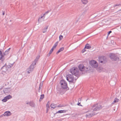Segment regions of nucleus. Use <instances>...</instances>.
Listing matches in <instances>:
<instances>
[{
	"label": "nucleus",
	"instance_id": "obj_1",
	"mask_svg": "<svg viewBox=\"0 0 121 121\" xmlns=\"http://www.w3.org/2000/svg\"><path fill=\"white\" fill-rule=\"evenodd\" d=\"M79 70L77 68H73L70 70V72L72 75H74L76 76L77 78L79 77Z\"/></svg>",
	"mask_w": 121,
	"mask_h": 121
},
{
	"label": "nucleus",
	"instance_id": "obj_2",
	"mask_svg": "<svg viewBox=\"0 0 121 121\" xmlns=\"http://www.w3.org/2000/svg\"><path fill=\"white\" fill-rule=\"evenodd\" d=\"M92 107V108L95 107L93 109V111H98L101 109L103 107L101 105L98 104H94Z\"/></svg>",
	"mask_w": 121,
	"mask_h": 121
},
{
	"label": "nucleus",
	"instance_id": "obj_3",
	"mask_svg": "<svg viewBox=\"0 0 121 121\" xmlns=\"http://www.w3.org/2000/svg\"><path fill=\"white\" fill-rule=\"evenodd\" d=\"M110 59L112 61L118 60L119 58L116 54L114 53H110L109 55Z\"/></svg>",
	"mask_w": 121,
	"mask_h": 121
},
{
	"label": "nucleus",
	"instance_id": "obj_4",
	"mask_svg": "<svg viewBox=\"0 0 121 121\" xmlns=\"http://www.w3.org/2000/svg\"><path fill=\"white\" fill-rule=\"evenodd\" d=\"M60 84L62 88L64 89H66L68 87L67 83L64 80H61Z\"/></svg>",
	"mask_w": 121,
	"mask_h": 121
},
{
	"label": "nucleus",
	"instance_id": "obj_5",
	"mask_svg": "<svg viewBox=\"0 0 121 121\" xmlns=\"http://www.w3.org/2000/svg\"><path fill=\"white\" fill-rule=\"evenodd\" d=\"M72 74H68L67 75L66 78L67 80L69 82H73L74 78Z\"/></svg>",
	"mask_w": 121,
	"mask_h": 121
},
{
	"label": "nucleus",
	"instance_id": "obj_6",
	"mask_svg": "<svg viewBox=\"0 0 121 121\" xmlns=\"http://www.w3.org/2000/svg\"><path fill=\"white\" fill-rule=\"evenodd\" d=\"M65 89L62 88H58L57 89V93L59 95H62L65 92Z\"/></svg>",
	"mask_w": 121,
	"mask_h": 121
},
{
	"label": "nucleus",
	"instance_id": "obj_7",
	"mask_svg": "<svg viewBox=\"0 0 121 121\" xmlns=\"http://www.w3.org/2000/svg\"><path fill=\"white\" fill-rule=\"evenodd\" d=\"M90 64L93 68H96L98 66V64L97 62L94 60L91 61Z\"/></svg>",
	"mask_w": 121,
	"mask_h": 121
},
{
	"label": "nucleus",
	"instance_id": "obj_8",
	"mask_svg": "<svg viewBox=\"0 0 121 121\" xmlns=\"http://www.w3.org/2000/svg\"><path fill=\"white\" fill-rule=\"evenodd\" d=\"M99 61L101 63H102L104 61H105L106 58L104 56H101L99 57Z\"/></svg>",
	"mask_w": 121,
	"mask_h": 121
},
{
	"label": "nucleus",
	"instance_id": "obj_9",
	"mask_svg": "<svg viewBox=\"0 0 121 121\" xmlns=\"http://www.w3.org/2000/svg\"><path fill=\"white\" fill-rule=\"evenodd\" d=\"M12 97L11 95H9L5 97L2 99V101L4 102H5L9 99L12 98Z\"/></svg>",
	"mask_w": 121,
	"mask_h": 121
},
{
	"label": "nucleus",
	"instance_id": "obj_10",
	"mask_svg": "<svg viewBox=\"0 0 121 121\" xmlns=\"http://www.w3.org/2000/svg\"><path fill=\"white\" fill-rule=\"evenodd\" d=\"M8 69V68L6 65V63L5 65L2 67L1 69H3L2 72H5Z\"/></svg>",
	"mask_w": 121,
	"mask_h": 121
},
{
	"label": "nucleus",
	"instance_id": "obj_11",
	"mask_svg": "<svg viewBox=\"0 0 121 121\" xmlns=\"http://www.w3.org/2000/svg\"><path fill=\"white\" fill-rule=\"evenodd\" d=\"M78 68L80 71H83L84 70L85 67L83 64H81L79 65Z\"/></svg>",
	"mask_w": 121,
	"mask_h": 121
},
{
	"label": "nucleus",
	"instance_id": "obj_12",
	"mask_svg": "<svg viewBox=\"0 0 121 121\" xmlns=\"http://www.w3.org/2000/svg\"><path fill=\"white\" fill-rule=\"evenodd\" d=\"M11 90L10 88H4L3 90V92L5 94L9 93Z\"/></svg>",
	"mask_w": 121,
	"mask_h": 121
},
{
	"label": "nucleus",
	"instance_id": "obj_13",
	"mask_svg": "<svg viewBox=\"0 0 121 121\" xmlns=\"http://www.w3.org/2000/svg\"><path fill=\"white\" fill-rule=\"evenodd\" d=\"M1 51H1L2 52V55H0V56H1V57H0V60H1L2 61H3L4 59H3V58L4 57V56L5 55H4V52L3 50L1 49L0 50Z\"/></svg>",
	"mask_w": 121,
	"mask_h": 121
},
{
	"label": "nucleus",
	"instance_id": "obj_14",
	"mask_svg": "<svg viewBox=\"0 0 121 121\" xmlns=\"http://www.w3.org/2000/svg\"><path fill=\"white\" fill-rule=\"evenodd\" d=\"M11 114V113L10 112L6 111L3 114V115L4 116H8Z\"/></svg>",
	"mask_w": 121,
	"mask_h": 121
},
{
	"label": "nucleus",
	"instance_id": "obj_15",
	"mask_svg": "<svg viewBox=\"0 0 121 121\" xmlns=\"http://www.w3.org/2000/svg\"><path fill=\"white\" fill-rule=\"evenodd\" d=\"M36 64L35 62H33L32 64L31 65L30 67L33 70L34 68L35 67Z\"/></svg>",
	"mask_w": 121,
	"mask_h": 121
},
{
	"label": "nucleus",
	"instance_id": "obj_16",
	"mask_svg": "<svg viewBox=\"0 0 121 121\" xmlns=\"http://www.w3.org/2000/svg\"><path fill=\"white\" fill-rule=\"evenodd\" d=\"M66 112V110H60L56 112V113H55L54 114H56L58 113H65Z\"/></svg>",
	"mask_w": 121,
	"mask_h": 121
},
{
	"label": "nucleus",
	"instance_id": "obj_17",
	"mask_svg": "<svg viewBox=\"0 0 121 121\" xmlns=\"http://www.w3.org/2000/svg\"><path fill=\"white\" fill-rule=\"evenodd\" d=\"M91 48V46L88 44H86L85 47V48L87 49H90Z\"/></svg>",
	"mask_w": 121,
	"mask_h": 121
},
{
	"label": "nucleus",
	"instance_id": "obj_18",
	"mask_svg": "<svg viewBox=\"0 0 121 121\" xmlns=\"http://www.w3.org/2000/svg\"><path fill=\"white\" fill-rule=\"evenodd\" d=\"M29 105L33 107H34L35 104L33 101H31L29 102Z\"/></svg>",
	"mask_w": 121,
	"mask_h": 121
},
{
	"label": "nucleus",
	"instance_id": "obj_19",
	"mask_svg": "<svg viewBox=\"0 0 121 121\" xmlns=\"http://www.w3.org/2000/svg\"><path fill=\"white\" fill-rule=\"evenodd\" d=\"M95 114H93L92 113H89L88 114H86V117H92V116H93Z\"/></svg>",
	"mask_w": 121,
	"mask_h": 121
},
{
	"label": "nucleus",
	"instance_id": "obj_20",
	"mask_svg": "<svg viewBox=\"0 0 121 121\" xmlns=\"http://www.w3.org/2000/svg\"><path fill=\"white\" fill-rule=\"evenodd\" d=\"M11 49L10 48H9L8 50H6L4 52V55H6L8 53V52Z\"/></svg>",
	"mask_w": 121,
	"mask_h": 121
},
{
	"label": "nucleus",
	"instance_id": "obj_21",
	"mask_svg": "<svg viewBox=\"0 0 121 121\" xmlns=\"http://www.w3.org/2000/svg\"><path fill=\"white\" fill-rule=\"evenodd\" d=\"M119 99L116 98L115 99L114 101L112 103V104H114L115 103H116L119 101Z\"/></svg>",
	"mask_w": 121,
	"mask_h": 121
},
{
	"label": "nucleus",
	"instance_id": "obj_22",
	"mask_svg": "<svg viewBox=\"0 0 121 121\" xmlns=\"http://www.w3.org/2000/svg\"><path fill=\"white\" fill-rule=\"evenodd\" d=\"M27 70V72L28 73H30L32 72L33 70L32 69H31V68L30 67H29V68Z\"/></svg>",
	"mask_w": 121,
	"mask_h": 121
},
{
	"label": "nucleus",
	"instance_id": "obj_23",
	"mask_svg": "<svg viewBox=\"0 0 121 121\" xmlns=\"http://www.w3.org/2000/svg\"><path fill=\"white\" fill-rule=\"evenodd\" d=\"M51 107L54 108L57 107V105L54 104H52L51 105Z\"/></svg>",
	"mask_w": 121,
	"mask_h": 121
},
{
	"label": "nucleus",
	"instance_id": "obj_24",
	"mask_svg": "<svg viewBox=\"0 0 121 121\" xmlns=\"http://www.w3.org/2000/svg\"><path fill=\"white\" fill-rule=\"evenodd\" d=\"M58 42H56L54 44V45L53 46L52 48H53L54 49L56 48V47L57 46L58 43Z\"/></svg>",
	"mask_w": 121,
	"mask_h": 121
},
{
	"label": "nucleus",
	"instance_id": "obj_25",
	"mask_svg": "<svg viewBox=\"0 0 121 121\" xmlns=\"http://www.w3.org/2000/svg\"><path fill=\"white\" fill-rule=\"evenodd\" d=\"M81 0L83 3L84 4H86L88 2L87 0Z\"/></svg>",
	"mask_w": 121,
	"mask_h": 121
},
{
	"label": "nucleus",
	"instance_id": "obj_26",
	"mask_svg": "<svg viewBox=\"0 0 121 121\" xmlns=\"http://www.w3.org/2000/svg\"><path fill=\"white\" fill-rule=\"evenodd\" d=\"M39 56H37L33 62H35V63L36 64V63L38 60L39 59Z\"/></svg>",
	"mask_w": 121,
	"mask_h": 121
},
{
	"label": "nucleus",
	"instance_id": "obj_27",
	"mask_svg": "<svg viewBox=\"0 0 121 121\" xmlns=\"http://www.w3.org/2000/svg\"><path fill=\"white\" fill-rule=\"evenodd\" d=\"M13 65V64H9L8 65H7L8 68H10L12 67Z\"/></svg>",
	"mask_w": 121,
	"mask_h": 121
},
{
	"label": "nucleus",
	"instance_id": "obj_28",
	"mask_svg": "<svg viewBox=\"0 0 121 121\" xmlns=\"http://www.w3.org/2000/svg\"><path fill=\"white\" fill-rule=\"evenodd\" d=\"M43 16H42L40 17L39 18L38 20L39 22H41L43 20V19L42 20H41V19L43 18Z\"/></svg>",
	"mask_w": 121,
	"mask_h": 121
},
{
	"label": "nucleus",
	"instance_id": "obj_29",
	"mask_svg": "<svg viewBox=\"0 0 121 121\" xmlns=\"http://www.w3.org/2000/svg\"><path fill=\"white\" fill-rule=\"evenodd\" d=\"M44 97V94H42L41 95L40 98V99L42 100Z\"/></svg>",
	"mask_w": 121,
	"mask_h": 121
},
{
	"label": "nucleus",
	"instance_id": "obj_30",
	"mask_svg": "<svg viewBox=\"0 0 121 121\" xmlns=\"http://www.w3.org/2000/svg\"><path fill=\"white\" fill-rule=\"evenodd\" d=\"M64 49V48L63 47H62L60 48L58 50L60 52L61 51H63Z\"/></svg>",
	"mask_w": 121,
	"mask_h": 121
},
{
	"label": "nucleus",
	"instance_id": "obj_31",
	"mask_svg": "<svg viewBox=\"0 0 121 121\" xmlns=\"http://www.w3.org/2000/svg\"><path fill=\"white\" fill-rule=\"evenodd\" d=\"M51 10V9H50V10H48L47 12H45V14L43 15V16L44 15H45L46 14H47L49 12H50Z\"/></svg>",
	"mask_w": 121,
	"mask_h": 121
},
{
	"label": "nucleus",
	"instance_id": "obj_32",
	"mask_svg": "<svg viewBox=\"0 0 121 121\" xmlns=\"http://www.w3.org/2000/svg\"><path fill=\"white\" fill-rule=\"evenodd\" d=\"M42 84H41V83H40V84L39 86V89H38V91L39 92H40V89L41 87H40V86H42Z\"/></svg>",
	"mask_w": 121,
	"mask_h": 121
},
{
	"label": "nucleus",
	"instance_id": "obj_33",
	"mask_svg": "<svg viewBox=\"0 0 121 121\" xmlns=\"http://www.w3.org/2000/svg\"><path fill=\"white\" fill-rule=\"evenodd\" d=\"M59 40H61L63 38V36L62 35H60L59 36Z\"/></svg>",
	"mask_w": 121,
	"mask_h": 121
},
{
	"label": "nucleus",
	"instance_id": "obj_34",
	"mask_svg": "<svg viewBox=\"0 0 121 121\" xmlns=\"http://www.w3.org/2000/svg\"><path fill=\"white\" fill-rule=\"evenodd\" d=\"M53 50H54V49L53 48H52V49H51V50H50V51L49 52V53L51 54L52 52L53 51Z\"/></svg>",
	"mask_w": 121,
	"mask_h": 121
},
{
	"label": "nucleus",
	"instance_id": "obj_35",
	"mask_svg": "<svg viewBox=\"0 0 121 121\" xmlns=\"http://www.w3.org/2000/svg\"><path fill=\"white\" fill-rule=\"evenodd\" d=\"M49 102H48L47 104H46V106L47 107V108H49V104H48Z\"/></svg>",
	"mask_w": 121,
	"mask_h": 121
},
{
	"label": "nucleus",
	"instance_id": "obj_36",
	"mask_svg": "<svg viewBox=\"0 0 121 121\" xmlns=\"http://www.w3.org/2000/svg\"><path fill=\"white\" fill-rule=\"evenodd\" d=\"M85 49V48H84V49L82 50V53H84L86 51V50Z\"/></svg>",
	"mask_w": 121,
	"mask_h": 121
},
{
	"label": "nucleus",
	"instance_id": "obj_37",
	"mask_svg": "<svg viewBox=\"0 0 121 121\" xmlns=\"http://www.w3.org/2000/svg\"><path fill=\"white\" fill-rule=\"evenodd\" d=\"M120 5V4H116L114 5L113 7H115L117 6H119Z\"/></svg>",
	"mask_w": 121,
	"mask_h": 121
},
{
	"label": "nucleus",
	"instance_id": "obj_38",
	"mask_svg": "<svg viewBox=\"0 0 121 121\" xmlns=\"http://www.w3.org/2000/svg\"><path fill=\"white\" fill-rule=\"evenodd\" d=\"M49 108H47V110L46 111V113H47L48 111L49 110Z\"/></svg>",
	"mask_w": 121,
	"mask_h": 121
},
{
	"label": "nucleus",
	"instance_id": "obj_39",
	"mask_svg": "<svg viewBox=\"0 0 121 121\" xmlns=\"http://www.w3.org/2000/svg\"><path fill=\"white\" fill-rule=\"evenodd\" d=\"M112 31H109L108 32V35H109V34L112 32Z\"/></svg>",
	"mask_w": 121,
	"mask_h": 121
},
{
	"label": "nucleus",
	"instance_id": "obj_40",
	"mask_svg": "<svg viewBox=\"0 0 121 121\" xmlns=\"http://www.w3.org/2000/svg\"><path fill=\"white\" fill-rule=\"evenodd\" d=\"M47 31V30H46L44 29L43 30V33H44L45 32H46Z\"/></svg>",
	"mask_w": 121,
	"mask_h": 121
},
{
	"label": "nucleus",
	"instance_id": "obj_41",
	"mask_svg": "<svg viewBox=\"0 0 121 121\" xmlns=\"http://www.w3.org/2000/svg\"><path fill=\"white\" fill-rule=\"evenodd\" d=\"M63 106L61 105L60 104L58 105L57 106V107H63Z\"/></svg>",
	"mask_w": 121,
	"mask_h": 121
},
{
	"label": "nucleus",
	"instance_id": "obj_42",
	"mask_svg": "<svg viewBox=\"0 0 121 121\" xmlns=\"http://www.w3.org/2000/svg\"><path fill=\"white\" fill-rule=\"evenodd\" d=\"M51 54H50L49 53L47 55V56L48 57Z\"/></svg>",
	"mask_w": 121,
	"mask_h": 121
},
{
	"label": "nucleus",
	"instance_id": "obj_43",
	"mask_svg": "<svg viewBox=\"0 0 121 121\" xmlns=\"http://www.w3.org/2000/svg\"><path fill=\"white\" fill-rule=\"evenodd\" d=\"M48 27L47 26L45 28H44V29H45L46 30H47V29H48Z\"/></svg>",
	"mask_w": 121,
	"mask_h": 121
},
{
	"label": "nucleus",
	"instance_id": "obj_44",
	"mask_svg": "<svg viewBox=\"0 0 121 121\" xmlns=\"http://www.w3.org/2000/svg\"><path fill=\"white\" fill-rule=\"evenodd\" d=\"M78 105H79V106H81V104H80V103H79V102H78Z\"/></svg>",
	"mask_w": 121,
	"mask_h": 121
},
{
	"label": "nucleus",
	"instance_id": "obj_45",
	"mask_svg": "<svg viewBox=\"0 0 121 121\" xmlns=\"http://www.w3.org/2000/svg\"><path fill=\"white\" fill-rule=\"evenodd\" d=\"M5 13V12L4 11H3V15H4Z\"/></svg>",
	"mask_w": 121,
	"mask_h": 121
},
{
	"label": "nucleus",
	"instance_id": "obj_46",
	"mask_svg": "<svg viewBox=\"0 0 121 121\" xmlns=\"http://www.w3.org/2000/svg\"><path fill=\"white\" fill-rule=\"evenodd\" d=\"M59 52H59V51H58L56 52V54H58Z\"/></svg>",
	"mask_w": 121,
	"mask_h": 121
},
{
	"label": "nucleus",
	"instance_id": "obj_47",
	"mask_svg": "<svg viewBox=\"0 0 121 121\" xmlns=\"http://www.w3.org/2000/svg\"><path fill=\"white\" fill-rule=\"evenodd\" d=\"M2 51H1V50H0V55H2Z\"/></svg>",
	"mask_w": 121,
	"mask_h": 121
},
{
	"label": "nucleus",
	"instance_id": "obj_48",
	"mask_svg": "<svg viewBox=\"0 0 121 121\" xmlns=\"http://www.w3.org/2000/svg\"><path fill=\"white\" fill-rule=\"evenodd\" d=\"M3 116H4L3 115V114L2 115H1L0 116V117H2Z\"/></svg>",
	"mask_w": 121,
	"mask_h": 121
},
{
	"label": "nucleus",
	"instance_id": "obj_49",
	"mask_svg": "<svg viewBox=\"0 0 121 121\" xmlns=\"http://www.w3.org/2000/svg\"><path fill=\"white\" fill-rule=\"evenodd\" d=\"M121 11V9H120V10H118V11H117V12H119V11Z\"/></svg>",
	"mask_w": 121,
	"mask_h": 121
},
{
	"label": "nucleus",
	"instance_id": "obj_50",
	"mask_svg": "<svg viewBox=\"0 0 121 121\" xmlns=\"http://www.w3.org/2000/svg\"><path fill=\"white\" fill-rule=\"evenodd\" d=\"M26 104H29V102H27V103H26Z\"/></svg>",
	"mask_w": 121,
	"mask_h": 121
},
{
	"label": "nucleus",
	"instance_id": "obj_51",
	"mask_svg": "<svg viewBox=\"0 0 121 121\" xmlns=\"http://www.w3.org/2000/svg\"><path fill=\"white\" fill-rule=\"evenodd\" d=\"M41 100H41V99H40L39 100V102H40L41 101Z\"/></svg>",
	"mask_w": 121,
	"mask_h": 121
},
{
	"label": "nucleus",
	"instance_id": "obj_52",
	"mask_svg": "<svg viewBox=\"0 0 121 121\" xmlns=\"http://www.w3.org/2000/svg\"><path fill=\"white\" fill-rule=\"evenodd\" d=\"M3 73H2V74H3Z\"/></svg>",
	"mask_w": 121,
	"mask_h": 121
}]
</instances>
